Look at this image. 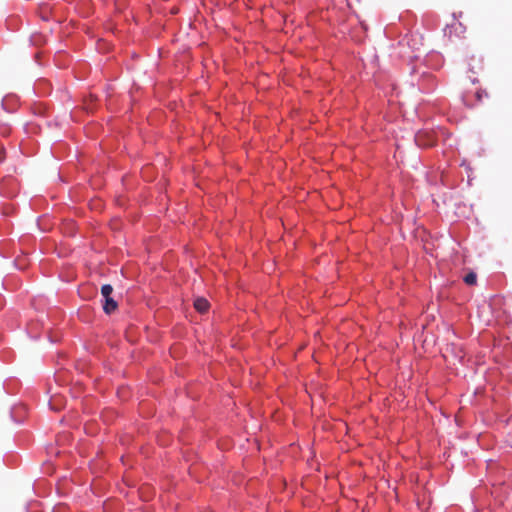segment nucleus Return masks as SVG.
Returning <instances> with one entry per match:
<instances>
[{
    "instance_id": "f257e3e1",
    "label": "nucleus",
    "mask_w": 512,
    "mask_h": 512,
    "mask_svg": "<svg viewBox=\"0 0 512 512\" xmlns=\"http://www.w3.org/2000/svg\"><path fill=\"white\" fill-rule=\"evenodd\" d=\"M112 292L113 287L110 284H105L101 287V294L105 300L103 310L106 314H111L118 307L117 302L111 296Z\"/></svg>"
},
{
    "instance_id": "f03ea898",
    "label": "nucleus",
    "mask_w": 512,
    "mask_h": 512,
    "mask_svg": "<svg viewBox=\"0 0 512 512\" xmlns=\"http://www.w3.org/2000/svg\"><path fill=\"white\" fill-rule=\"evenodd\" d=\"M435 134L432 131L422 130L416 133L415 142L417 146L428 148L435 144Z\"/></svg>"
},
{
    "instance_id": "7ed1b4c3",
    "label": "nucleus",
    "mask_w": 512,
    "mask_h": 512,
    "mask_svg": "<svg viewBox=\"0 0 512 512\" xmlns=\"http://www.w3.org/2000/svg\"><path fill=\"white\" fill-rule=\"evenodd\" d=\"M194 307L198 312L205 313L209 308V302L205 298H197Z\"/></svg>"
},
{
    "instance_id": "20e7f679",
    "label": "nucleus",
    "mask_w": 512,
    "mask_h": 512,
    "mask_svg": "<svg viewBox=\"0 0 512 512\" xmlns=\"http://www.w3.org/2000/svg\"><path fill=\"white\" fill-rule=\"evenodd\" d=\"M464 282L467 284V285H475L476 282H477V275L476 273L474 272H470L468 273L465 277H464Z\"/></svg>"
},
{
    "instance_id": "39448f33",
    "label": "nucleus",
    "mask_w": 512,
    "mask_h": 512,
    "mask_svg": "<svg viewBox=\"0 0 512 512\" xmlns=\"http://www.w3.org/2000/svg\"><path fill=\"white\" fill-rule=\"evenodd\" d=\"M59 400V397L55 396L51 399V402H50V405H51V408L54 409V410H58L59 407L56 405V402Z\"/></svg>"
},
{
    "instance_id": "423d86ee",
    "label": "nucleus",
    "mask_w": 512,
    "mask_h": 512,
    "mask_svg": "<svg viewBox=\"0 0 512 512\" xmlns=\"http://www.w3.org/2000/svg\"><path fill=\"white\" fill-rule=\"evenodd\" d=\"M476 97H477L478 100H481L482 99V92L481 91H477Z\"/></svg>"
},
{
    "instance_id": "0eeeda50",
    "label": "nucleus",
    "mask_w": 512,
    "mask_h": 512,
    "mask_svg": "<svg viewBox=\"0 0 512 512\" xmlns=\"http://www.w3.org/2000/svg\"><path fill=\"white\" fill-rule=\"evenodd\" d=\"M4 157L0 155V163L3 161Z\"/></svg>"
}]
</instances>
